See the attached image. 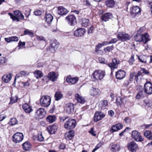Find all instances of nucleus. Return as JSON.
<instances>
[{
	"instance_id": "1",
	"label": "nucleus",
	"mask_w": 152,
	"mask_h": 152,
	"mask_svg": "<svg viewBox=\"0 0 152 152\" xmlns=\"http://www.w3.org/2000/svg\"><path fill=\"white\" fill-rule=\"evenodd\" d=\"M14 15L11 13H8L13 21H15L18 22L20 21V20H22L24 19V16L22 13L19 10H17L14 11Z\"/></svg>"
},
{
	"instance_id": "2",
	"label": "nucleus",
	"mask_w": 152,
	"mask_h": 152,
	"mask_svg": "<svg viewBox=\"0 0 152 152\" xmlns=\"http://www.w3.org/2000/svg\"><path fill=\"white\" fill-rule=\"evenodd\" d=\"M149 37V35L147 33H145L143 35L138 33L134 37V39L136 42L143 41L144 43L146 44L150 40Z\"/></svg>"
},
{
	"instance_id": "3",
	"label": "nucleus",
	"mask_w": 152,
	"mask_h": 152,
	"mask_svg": "<svg viewBox=\"0 0 152 152\" xmlns=\"http://www.w3.org/2000/svg\"><path fill=\"white\" fill-rule=\"evenodd\" d=\"M105 75L104 71L100 70H95L93 73L92 77L94 81L101 80Z\"/></svg>"
},
{
	"instance_id": "4",
	"label": "nucleus",
	"mask_w": 152,
	"mask_h": 152,
	"mask_svg": "<svg viewBox=\"0 0 152 152\" xmlns=\"http://www.w3.org/2000/svg\"><path fill=\"white\" fill-rule=\"evenodd\" d=\"M76 122L74 119H69L66 121L64 124V127L67 129H71L74 128L76 126Z\"/></svg>"
},
{
	"instance_id": "5",
	"label": "nucleus",
	"mask_w": 152,
	"mask_h": 152,
	"mask_svg": "<svg viewBox=\"0 0 152 152\" xmlns=\"http://www.w3.org/2000/svg\"><path fill=\"white\" fill-rule=\"evenodd\" d=\"M51 98L50 96L45 95L41 99L40 103L41 105L44 107H48L50 104Z\"/></svg>"
},
{
	"instance_id": "6",
	"label": "nucleus",
	"mask_w": 152,
	"mask_h": 152,
	"mask_svg": "<svg viewBox=\"0 0 152 152\" xmlns=\"http://www.w3.org/2000/svg\"><path fill=\"white\" fill-rule=\"evenodd\" d=\"M24 136L23 134L21 132H17L12 136V140L13 142L16 143H19L21 142L23 139Z\"/></svg>"
},
{
	"instance_id": "7",
	"label": "nucleus",
	"mask_w": 152,
	"mask_h": 152,
	"mask_svg": "<svg viewBox=\"0 0 152 152\" xmlns=\"http://www.w3.org/2000/svg\"><path fill=\"white\" fill-rule=\"evenodd\" d=\"M144 92L150 95L152 94V83L150 81H147L144 86Z\"/></svg>"
},
{
	"instance_id": "8",
	"label": "nucleus",
	"mask_w": 152,
	"mask_h": 152,
	"mask_svg": "<svg viewBox=\"0 0 152 152\" xmlns=\"http://www.w3.org/2000/svg\"><path fill=\"white\" fill-rule=\"evenodd\" d=\"M105 116V114L100 111H96L94 114V122H97L101 120Z\"/></svg>"
},
{
	"instance_id": "9",
	"label": "nucleus",
	"mask_w": 152,
	"mask_h": 152,
	"mask_svg": "<svg viewBox=\"0 0 152 152\" xmlns=\"http://www.w3.org/2000/svg\"><path fill=\"white\" fill-rule=\"evenodd\" d=\"M119 64V60L114 58L112 59V62L107 64V65L111 68L112 70H114L117 69L118 65Z\"/></svg>"
},
{
	"instance_id": "10",
	"label": "nucleus",
	"mask_w": 152,
	"mask_h": 152,
	"mask_svg": "<svg viewBox=\"0 0 152 152\" xmlns=\"http://www.w3.org/2000/svg\"><path fill=\"white\" fill-rule=\"evenodd\" d=\"M118 38L120 40L124 41L130 39V36L124 32H119L118 33Z\"/></svg>"
},
{
	"instance_id": "11",
	"label": "nucleus",
	"mask_w": 152,
	"mask_h": 152,
	"mask_svg": "<svg viewBox=\"0 0 152 152\" xmlns=\"http://www.w3.org/2000/svg\"><path fill=\"white\" fill-rule=\"evenodd\" d=\"M133 138L137 141L141 142L143 140V139L141 137L140 134L136 131H133L132 134Z\"/></svg>"
},
{
	"instance_id": "12",
	"label": "nucleus",
	"mask_w": 152,
	"mask_h": 152,
	"mask_svg": "<svg viewBox=\"0 0 152 152\" xmlns=\"http://www.w3.org/2000/svg\"><path fill=\"white\" fill-rule=\"evenodd\" d=\"M137 147V144L134 141L129 142L128 144V149L132 152H136Z\"/></svg>"
},
{
	"instance_id": "13",
	"label": "nucleus",
	"mask_w": 152,
	"mask_h": 152,
	"mask_svg": "<svg viewBox=\"0 0 152 152\" xmlns=\"http://www.w3.org/2000/svg\"><path fill=\"white\" fill-rule=\"evenodd\" d=\"M74 105L71 103L66 104L64 107L65 110L68 114L72 113L74 112Z\"/></svg>"
},
{
	"instance_id": "14",
	"label": "nucleus",
	"mask_w": 152,
	"mask_h": 152,
	"mask_svg": "<svg viewBox=\"0 0 152 152\" xmlns=\"http://www.w3.org/2000/svg\"><path fill=\"white\" fill-rule=\"evenodd\" d=\"M131 14L133 16H135L140 14L141 10L140 7L138 6H134L130 11Z\"/></svg>"
},
{
	"instance_id": "15",
	"label": "nucleus",
	"mask_w": 152,
	"mask_h": 152,
	"mask_svg": "<svg viewBox=\"0 0 152 152\" xmlns=\"http://www.w3.org/2000/svg\"><path fill=\"white\" fill-rule=\"evenodd\" d=\"M50 46V50L51 52L54 53L58 47L59 43L56 41H51Z\"/></svg>"
},
{
	"instance_id": "16",
	"label": "nucleus",
	"mask_w": 152,
	"mask_h": 152,
	"mask_svg": "<svg viewBox=\"0 0 152 152\" xmlns=\"http://www.w3.org/2000/svg\"><path fill=\"white\" fill-rule=\"evenodd\" d=\"M109 148L111 151L113 152H118L120 149V146L118 144H111L109 146Z\"/></svg>"
},
{
	"instance_id": "17",
	"label": "nucleus",
	"mask_w": 152,
	"mask_h": 152,
	"mask_svg": "<svg viewBox=\"0 0 152 152\" xmlns=\"http://www.w3.org/2000/svg\"><path fill=\"white\" fill-rule=\"evenodd\" d=\"M66 19L70 25H73L76 22V18L73 15H69L66 18Z\"/></svg>"
},
{
	"instance_id": "18",
	"label": "nucleus",
	"mask_w": 152,
	"mask_h": 152,
	"mask_svg": "<svg viewBox=\"0 0 152 152\" xmlns=\"http://www.w3.org/2000/svg\"><path fill=\"white\" fill-rule=\"evenodd\" d=\"M36 113L39 118H42L45 114V110L43 108H39L37 110Z\"/></svg>"
},
{
	"instance_id": "19",
	"label": "nucleus",
	"mask_w": 152,
	"mask_h": 152,
	"mask_svg": "<svg viewBox=\"0 0 152 152\" xmlns=\"http://www.w3.org/2000/svg\"><path fill=\"white\" fill-rule=\"evenodd\" d=\"M86 33L85 29L83 28H80L77 29L74 34L75 36L78 37H82Z\"/></svg>"
},
{
	"instance_id": "20",
	"label": "nucleus",
	"mask_w": 152,
	"mask_h": 152,
	"mask_svg": "<svg viewBox=\"0 0 152 152\" xmlns=\"http://www.w3.org/2000/svg\"><path fill=\"white\" fill-rule=\"evenodd\" d=\"M126 74L124 70H119L116 72L115 76L117 79L121 80L125 77Z\"/></svg>"
},
{
	"instance_id": "21",
	"label": "nucleus",
	"mask_w": 152,
	"mask_h": 152,
	"mask_svg": "<svg viewBox=\"0 0 152 152\" xmlns=\"http://www.w3.org/2000/svg\"><path fill=\"white\" fill-rule=\"evenodd\" d=\"M123 127V125L121 123H118L115 125H113L111 127V131L112 132H115L122 129Z\"/></svg>"
},
{
	"instance_id": "22",
	"label": "nucleus",
	"mask_w": 152,
	"mask_h": 152,
	"mask_svg": "<svg viewBox=\"0 0 152 152\" xmlns=\"http://www.w3.org/2000/svg\"><path fill=\"white\" fill-rule=\"evenodd\" d=\"M78 78L77 77L71 78L70 77H67L66 79V81L70 83L71 84H74L78 81Z\"/></svg>"
},
{
	"instance_id": "23",
	"label": "nucleus",
	"mask_w": 152,
	"mask_h": 152,
	"mask_svg": "<svg viewBox=\"0 0 152 152\" xmlns=\"http://www.w3.org/2000/svg\"><path fill=\"white\" fill-rule=\"evenodd\" d=\"M90 94L92 96H96L100 95V91L98 89L93 88L91 90Z\"/></svg>"
},
{
	"instance_id": "24",
	"label": "nucleus",
	"mask_w": 152,
	"mask_h": 152,
	"mask_svg": "<svg viewBox=\"0 0 152 152\" xmlns=\"http://www.w3.org/2000/svg\"><path fill=\"white\" fill-rule=\"evenodd\" d=\"M66 9L62 7H59L58 8L57 13L59 15H66L68 13Z\"/></svg>"
},
{
	"instance_id": "25",
	"label": "nucleus",
	"mask_w": 152,
	"mask_h": 152,
	"mask_svg": "<svg viewBox=\"0 0 152 152\" xmlns=\"http://www.w3.org/2000/svg\"><path fill=\"white\" fill-rule=\"evenodd\" d=\"M12 74L9 73L8 74L4 75L2 77V80L5 83H8L12 79Z\"/></svg>"
},
{
	"instance_id": "26",
	"label": "nucleus",
	"mask_w": 152,
	"mask_h": 152,
	"mask_svg": "<svg viewBox=\"0 0 152 152\" xmlns=\"http://www.w3.org/2000/svg\"><path fill=\"white\" fill-rule=\"evenodd\" d=\"M22 108L25 112L27 113H29L33 110L31 107L27 103L23 104L22 106Z\"/></svg>"
},
{
	"instance_id": "27",
	"label": "nucleus",
	"mask_w": 152,
	"mask_h": 152,
	"mask_svg": "<svg viewBox=\"0 0 152 152\" xmlns=\"http://www.w3.org/2000/svg\"><path fill=\"white\" fill-rule=\"evenodd\" d=\"M75 135V132L73 130H71L67 132L65 134V137L67 140L71 139Z\"/></svg>"
},
{
	"instance_id": "28",
	"label": "nucleus",
	"mask_w": 152,
	"mask_h": 152,
	"mask_svg": "<svg viewBox=\"0 0 152 152\" xmlns=\"http://www.w3.org/2000/svg\"><path fill=\"white\" fill-rule=\"evenodd\" d=\"M112 16L111 13L107 12L103 15L101 17L102 20L105 22L109 20Z\"/></svg>"
},
{
	"instance_id": "29",
	"label": "nucleus",
	"mask_w": 152,
	"mask_h": 152,
	"mask_svg": "<svg viewBox=\"0 0 152 152\" xmlns=\"http://www.w3.org/2000/svg\"><path fill=\"white\" fill-rule=\"evenodd\" d=\"M56 120V117L54 115H49L46 118V121L50 124L54 122Z\"/></svg>"
},
{
	"instance_id": "30",
	"label": "nucleus",
	"mask_w": 152,
	"mask_h": 152,
	"mask_svg": "<svg viewBox=\"0 0 152 152\" xmlns=\"http://www.w3.org/2000/svg\"><path fill=\"white\" fill-rule=\"evenodd\" d=\"M105 4L107 7L113 8L115 4V1L114 0H105Z\"/></svg>"
},
{
	"instance_id": "31",
	"label": "nucleus",
	"mask_w": 152,
	"mask_h": 152,
	"mask_svg": "<svg viewBox=\"0 0 152 152\" xmlns=\"http://www.w3.org/2000/svg\"><path fill=\"white\" fill-rule=\"evenodd\" d=\"M139 60L142 63H146L149 60V57L145 55L140 56L138 57Z\"/></svg>"
},
{
	"instance_id": "32",
	"label": "nucleus",
	"mask_w": 152,
	"mask_h": 152,
	"mask_svg": "<svg viewBox=\"0 0 152 152\" xmlns=\"http://www.w3.org/2000/svg\"><path fill=\"white\" fill-rule=\"evenodd\" d=\"M75 98L78 103L82 104L84 103L85 102L84 98L80 96L78 94H75Z\"/></svg>"
},
{
	"instance_id": "33",
	"label": "nucleus",
	"mask_w": 152,
	"mask_h": 152,
	"mask_svg": "<svg viewBox=\"0 0 152 152\" xmlns=\"http://www.w3.org/2000/svg\"><path fill=\"white\" fill-rule=\"evenodd\" d=\"M23 149L25 151L29 150L31 147V145L29 142L26 141L22 144Z\"/></svg>"
},
{
	"instance_id": "34",
	"label": "nucleus",
	"mask_w": 152,
	"mask_h": 152,
	"mask_svg": "<svg viewBox=\"0 0 152 152\" xmlns=\"http://www.w3.org/2000/svg\"><path fill=\"white\" fill-rule=\"evenodd\" d=\"M48 77L50 80L53 81H55L57 79L56 73L54 72H49L48 74Z\"/></svg>"
},
{
	"instance_id": "35",
	"label": "nucleus",
	"mask_w": 152,
	"mask_h": 152,
	"mask_svg": "<svg viewBox=\"0 0 152 152\" xmlns=\"http://www.w3.org/2000/svg\"><path fill=\"white\" fill-rule=\"evenodd\" d=\"M56 129V126L54 124H53L52 125L48 126L47 127V129L48 130V132L51 134L54 133Z\"/></svg>"
},
{
	"instance_id": "36",
	"label": "nucleus",
	"mask_w": 152,
	"mask_h": 152,
	"mask_svg": "<svg viewBox=\"0 0 152 152\" xmlns=\"http://www.w3.org/2000/svg\"><path fill=\"white\" fill-rule=\"evenodd\" d=\"M45 18L47 23L49 24H50L52 22L53 20V17L51 14H48L46 15Z\"/></svg>"
},
{
	"instance_id": "37",
	"label": "nucleus",
	"mask_w": 152,
	"mask_h": 152,
	"mask_svg": "<svg viewBox=\"0 0 152 152\" xmlns=\"http://www.w3.org/2000/svg\"><path fill=\"white\" fill-rule=\"evenodd\" d=\"M35 77L37 79L42 77L43 76L42 73L40 70H36L34 72Z\"/></svg>"
},
{
	"instance_id": "38",
	"label": "nucleus",
	"mask_w": 152,
	"mask_h": 152,
	"mask_svg": "<svg viewBox=\"0 0 152 152\" xmlns=\"http://www.w3.org/2000/svg\"><path fill=\"white\" fill-rule=\"evenodd\" d=\"M108 102L107 100H103L101 101L99 103L101 109L102 108H105L108 105Z\"/></svg>"
},
{
	"instance_id": "39",
	"label": "nucleus",
	"mask_w": 152,
	"mask_h": 152,
	"mask_svg": "<svg viewBox=\"0 0 152 152\" xmlns=\"http://www.w3.org/2000/svg\"><path fill=\"white\" fill-rule=\"evenodd\" d=\"M152 133L151 131H145L144 132V135L146 137L150 140H152Z\"/></svg>"
},
{
	"instance_id": "40",
	"label": "nucleus",
	"mask_w": 152,
	"mask_h": 152,
	"mask_svg": "<svg viewBox=\"0 0 152 152\" xmlns=\"http://www.w3.org/2000/svg\"><path fill=\"white\" fill-rule=\"evenodd\" d=\"M62 96V94L59 91L56 92L55 95V99L56 101H58L60 100Z\"/></svg>"
},
{
	"instance_id": "41",
	"label": "nucleus",
	"mask_w": 152,
	"mask_h": 152,
	"mask_svg": "<svg viewBox=\"0 0 152 152\" xmlns=\"http://www.w3.org/2000/svg\"><path fill=\"white\" fill-rule=\"evenodd\" d=\"M89 20L87 19L83 18L82 19L81 24L83 26L86 27L89 23Z\"/></svg>"
},
{
	"instance_id": "42",
	"label": "nucleus",
	"mask_w": 152,
	"mask_h": 152,
	"mask_svg": "<svg viewBox=\"0 0 152 152\" xmlns=\"http://www.w3.org/2000/svg\"><path fill=\"white\" fill-rule=\"evenodd\" d=\"M24 13L26 17L28 18L30 15V10L28 8H25L23 9Z\"/></svg>"
},
{
	"instance_id": "43",
	"label": "nucleus",
	"mask_w": 152,
	"mask_h": 152,
	"mask_svg": "<svg viewBox=\"0 0 152 152\" xmlns=\"http://www.w3.org/2000/svg\"><path fill=\"white\" fill-rule=\"evenodd\" d=\"M24 35H28L31 37H33L34 33L28 29H26L24 31Z\"/></svg>"
},
{
	"instance_id": "44",
	"label": "nucleus",
	"mask_w": 152,
	"mask_h": 152,
	"mask_svg": "<svg viewBox=\"0 0 152 152\" xmlns=\"http://www.w3.org/2000/svg\"><path fill=\"white\" fill-rule=\"evenodd\" d=\"M17 119L15 118H13L10 119L9 123L11 125H14L17 124Z\"/></svg>"
},
{
	"instance_id": "45",
	"label": "nucleus",
	"mask_w": 152,
	"mask_h": 152,
	"mask_svg": "<svg viewBox=\"0 0 152 152\" xmlns=\"http://www.w3.org/2000/svg\"><path fill=\"white\" fill-rule=\"evenodd\" d=\"M144 93L142 91H140L136 96L137 99H139L141 97H143L144 96Z\"/></svg>"
},
{
	"instance_id": "46",
	"label": "nucleus",
	"mask_w": 152,
	"mask_h": 152,
	"mask_svg": "<svg viewBox=\"0 0 152 152\" xmlns=\"http://www.w3.org/2000/svg\"><path fill=\"white\" fill-rule=\"evenodd\" d=\"M103 144V143L102 142H99L93 150L92 152H95Z\"/></svg>"
},
{
	"instance_id": "47",
	"label": "nucleus",
	"mask_w": 152,
	"mask_h": 152,
	"mask_svg": "<svg viewBox=\"0 0 152 152\" xmlns=\"http://www.w3.org/2000/svg\"><path fill=\"white\" fill-rule=\"evenodd\" d=\"M116 103L118 105L121 106L122 102V99L120 97H118L116 100Z\"/></svg>"
},
{
	"instance_id": "48",
	"label": "nucleus",
	"mask_w": 152,
	"mask_h": 152,
	"mask_svg": "<svg viewBox=\"0 0 152 152\" xmlns=\"http://www.w3.org/2000/svg\"><path fill=\"white\" fill-rule=\"evenodd\" d=\"M114 48L113 45H112L111 46L107 47V48L104 49V50L105 52L107 51L110 52L113 50Z\"/></svg>"
},
{
	"instance_id": "49",
	"label": "nucleus",
	"mask_w": 152,
	"mask_h": 152,
	"mask_svg": "<svg viewBox=\"0 0 152 152\" xmlns=\"http://www.w3.org/2000/svg\"><path fill=\"white\" fill-rule=\"evenodd\" d=\"M38 140L40 141H42L44 140V138L43 137L41 132L38 133Z\"/></svg>"
},
{
	"instance_id": "50",
	"label": "nucleus",
	"mask_w": 152,
	"mask_h": 152,
	"mask_svg": "<svg viewBox=\"0 0 152 152\" xmlns=\"http://www.w3.org/2000/svg\"><path fill=\"white\" fill-rule=\"evenodd\" d=\"M18 100V98L17 96H15V98H10V104H13L17 102Z\"/></svg>"
},
{
	"instance_id": "51",
	"label": "nucleus",
	"mask_w": 152,
	"mask_h": 152,
	"mask_svg": "<svg viewBox=\"0 0 152 152\" xmlns=\"http://www.w3.org/2000/svg\"><path fill=\"white\" fill-rule=\"evenodd\" d=\"M11 41L12 42H17L18 40V38L16 36L10 37Z\"/></svg>"
},
{
	"instance_id": "52",
	"label": "nucleus",
	"mask_w": 152,
	"mask_h": 152,
	"mask_svg": "<svg viewBox=\"0 0 152 152\" xmlns=\"http://www.w3.org/2000/svg\"><path fill=\"white\" fill-rule=\"evenodd\" d=\"M134 61V57L133 56H132L129 60L128 62L130 65H132L133 64Z\"/></svg>"
},
{
	"instance_id": "53",
	"label": "nucleus",
	"mask_w": 152,
	"mask_h": 152,
	"mask_svg": "<svg viewBox=\"0 0 152 152\" xmlns=\"http://www.w3.org/2000/svg\"><path fill=\"white\" fill-rule=\"evenodd\" d=\"M42 12L40 10H38L34 12V14L36 16H39L42 15Z\"/></svg>"
},
{
	"instance_id": "54",
	"label": "nucleus",
	"mask_w": 152,
	"mask_h": 152,
	"mask_svg": "<svg viewBox=\"0 0 152 152\" xmlns=\"http://www.w3.org/2000/svg\"><path fill=\"white\" fill-rule=\"evenodd\" d=\"M94 29V28L92 26H91V27L88 28V34H89L92 33Z\"/></svg>"
},
{
	"instance_id": "55",
	"label": "nucleus",
	"mask_w": 152,
	"mask_h": 152,
	"mask_svg": "<svg viewBox=\"0 0 152 152\" xmlns=\"http://www.w3.org/2000/svg\"><path fill=\"white\" fill-rule=\"evenodd\" d=\"M6 59L5 58L1 57L0 58V64H3L6 62Z\"/></svg>"
},
{
	"instance_id": "56",
	"label": "nucleus",
	"mask_w": 152,
	"mask_h": 152,
	"mask_svg": "<svg viewBox=\"0 0 152 152\" xmlns=\"http://www.w3.org/2000/svg\"><path fill=\"white\" fill-rule=\"evenodd\" d=\"M135 75V73H131L129 77V80L130 81H132L133 80V77Z\"/></svg>"
},
{
	"instance_id": "57",
	"label": "nucleus",
	"mask_w": 152,
	"mask_h": 152,
	"mask_svg": "<svg viewBox=\"0 0 152 152\" xmlns=\"http://www.w3.org/2000/svg\"><path fill=\"white\" fill-rule=\"evenodd\" d=\"M83 4L88 7H89L91 6V4L89 0H85V1H84L83 2Z\"/></svg>"
},
{
	"instance_id": "58",
	"label": "nucleus",
	"mask_w": 152,
	"mask_h": 152,
	"mask_svg": "<svg viewBox=\"0 0 152 152\" xmlns=\"http://www.w3.org/2000/svg\"><path fill=\"white\" fill-rule=\"evenodd\" d=\"M89 132L94 136H95L96 134L94 133V128H91L90 130L89 131Z\"/></svg>"
},
{
	"instance_id": "59",
	"label": "nucleus",
	"mask_w": 152,
	"mask_h": 152,
	"mask_svg": "<svg viewBox=\"0 0 152 152\" xmlns=\"http://www.w3.org/2000/svg\"><path fill=\"white\" fill-rule=\"evenodd\" d=\"M124 121L126 124H129L131 122V119L129 117H127L124 119Z\"/></svg>"
},
{
	"instance_id": "60",
	"label": "nucleus",
	"mask_w": 152,
	"mask_h": 152,
	"mask_svg": "<svg viewBox=\"0 0 152 152\" xmlns=\"http://www.w3.org/2000/svg\"><path fill=\"white\" fill-rule=\"evenodd\" d=\"M140 71L142 72V73H144L146 74H148L149 73V72L146 70L145 68H141Z\"/></svg>"
},
{
	"instance_id": "61",
	"label": "nucleus",
	"mask_w": 152,
	"mask_h": 152,
	"mask_svg": "<svg viewBox=\"0 0 152 152\" xmlns=\"http://www.w3.org/2000/svg\"><path fill=\"white\" fill-rule=\"evenodd\" d=\"M37 39L38 40H44L45 41V38L42 36H37Z\"/></svg>"
},
{
	"instance_id": "62",
	"label": "nucleus",
	"mask_w": 152,
	"mask_h": 152,
	"mask_svg": "<svg viewBox=\"0 0 152 152\" xmlns=\"http://www.w3.org/2000/svg\"><path fill=\"white\" fill-rule=\"evenodd\" d=\"M118 41V40L116 38H114L111 40L109 42V43H115L116 42Z\"/></svg>"
},
{
	"instance_id": "63",
	"label": "nucleus",
	"mask_w": 152,
	"mask_h": 152,
	"mask_svg": "<svg viewBox=\"0 0 152 152\" xmlns=\"http://www.w3.org/2000/svg\"><path fill=\"white\" fill-rule=\"evenodd\" d=\"M68 118V117L67 116H63L62 117H60V119L61 121L63 122Z\"/></svg>"
},
{
	"instance_id": "64",
	"label": "nucleus",
	"mask_w": 152,
	"mask_h": 152,
	"mask_svg": "<svg viewBox=\"0 0 152 152\" xmlns=\"http://www.w3.org/2000/svg\"><path fill=\"white\" fill-rule=\"evenodd\" d=\"M59 148L60 149L64 150L65 148L64 144L63 143L61 144L59 146Z\"/></svg>"
}]
</instances>
